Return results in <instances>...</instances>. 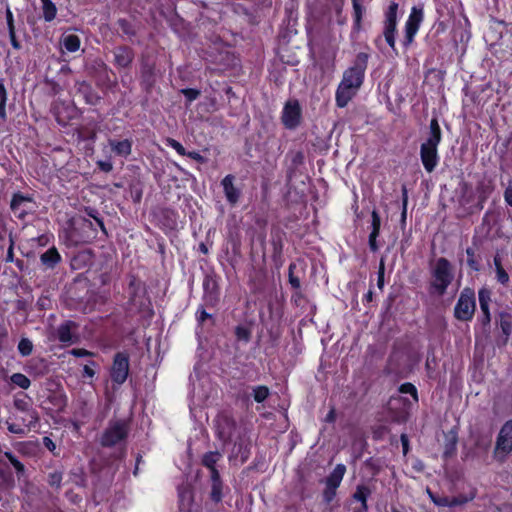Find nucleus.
<instances>
[{
	"label": "nucleus",
	"instance_id": "24",
	"mask_svg": "<svg viewBox=\"0 0 512 512\" xmlns=\"http://www.w3.org/2000/svg\"><path fill=\"white\" fill-rule=\"evenodd\" d=\"M221 458L222 454L219 451H209L203 455L201 463L209 469L210 475H213V471H218L216 464Z\"/></svg>",
	"mask_w": 512,
	"mask_h": 512
},
{
	"label": "nucleus",
	"instance_id": "23",
	"mask_svg": "<svg viewBox=\"0 0 512 512\" xmlns=\"http://www.w3.org/2000/svg\"><path fill=\"white\" fill-rule=\"evenodd\" d=\"M80 43V38L75 34H63L60 38L61 46L71 53L79 50Z\"/></svg>",
	"mask_w": 512,
	"mask_h": 512
},
{
	"label": "nucleus",
	"instance_id": "33",
	"mask_svg": "<svg viewBox=\"0 0 512 512\" xmlns=\"http://www.w3.org/2000/svg\"><path fill=\"white\" fill-rule=\"evenodd\" d=\"M18 352L23 356H29L33 351V343L28 338H21V340L18 343Z\"/></svg>",
	"mask_w": 512,
	"mask_h": 512
},
{
	"label": "nucleus",
	"instance_id": "22",
	"mask_svg": "<svg viewBox=\"0 0 512 512\" xmlns=\"http://www.w3.org/2000/svg\"><path fill=\"white\" fill-rule=\"evenodd\" d=\"M76 328V324L73 321H65L57 328V338L62 343H72L73 335L72 329Z\"/></svg>",
	"mask_w": 512,
	"mask_h": 512
},
{
	"label": "nucleus",
	"instance_id": "18",
	"mask_svg": "<svg viewBox=\"0 0 512 512\" xmlns=\"http://www.w3.org/2000/svg\"><path fill=\"white\" fill-rule=\"evenodd\" d=\"M371 494H372V490L368 486H366L364 484H359L356 486V490L353 493L352 498L355 501L360 502L361 506L355 512H367L368 511L367 500Z\"/></svg>",
	"mask_w": 512,
	"mask_h": 512
},
{
	"label": "nucleus",
	"instance_id": "2",
	"mask_svg": "<svg viewBox=\"0 0 512 512\" xmlns=\"http://www.w3.org/2000/svg\"><path fill=\"white\" fill-rule=\"evenodd\" d=\"M429 136L420 146V159L426 172L431 173L439 163L438 146L442 132L438 120L432 118L429 125Z\"/></svg>",
	"mask_w": 512,
	"mask_h": 512
},
{
	"label": "nucleus",
	"instance_id": "30",
	"mask_svg": "<svg viewBox=\"0 0 512 512\" xmlns=\"http://www.w3.org/2000/svg\"><path fill=\"white\" fill-rule=\"evenodd\" d=\"M4 82V79H0V119L2 121H6L7 119L6 102L8 98V93Z\"/></svg>",
	"mask_w": 512,
	"mask_h": 512
},
{
	"label": "nucleus",
	"instance_id": "19",
	"mask_svg": "<svg viewBox=\"0 0 512 512\" xmlns=\"http://www.w3.org/2000/svg\"><path fill=\"white\" fill-rule=\"evenodd\" d=\"M108 143L111 150L117 156L127 158L132 152V141L129 139H124L122 141L110 139Z\"/></svg>",
	"mask_w": 512,
	"mask_h": 512
},
{
	"label": "nucleus",
	"instance_id": "64",
	"mask_svg": "<svg viewBox=\"0 0 512 512\" xmlns=\"http://www.w3.org/2000/svg\"><path fill=\"white\" fill-rule=\"evenodd\" d=\"M491 321V316L490 315H485L483 314L482 318H481V322L483 325H488Z\"/></svg>",
	"mask_w": 512,
	"mask_h": 512
},
{
	"label": "nucleus",
	"instance_id": "28",
	"mask_svg": "<svg viewBox=\"0 0 512 512\" xmlns=\"http://www.w3.org/2000/svg\"><path fill=\"white\" fill-rule=\"evenodd\" d=\"M499 325L502 333L508 338L512 333V316L509 313L499 314Z\"/></svg>",
	"mask_w": 512,
	"mask_h": 512
},
{
	"label": "nucleus",
	"instance_id": "57",
	"mask_svg": "<svg viewBox=\"0 0 512 512\" xmlns=\"http://www.w3.org/2000/svg\"><path fill=\"white\" fill-rule=\"evenodd\" d=\"M75 357H85L91 355V353L85 349H72L70 352Z\"/></svg>",
	"mask_w": 512,
	"mask_h": 512
},
{
	"label": "nucleus",
	"instance_id": "52",
	"mask_svg": "<svg viewBox=\"0 0 512 512\" xmlns=\"http://www.w3.org/2000/svg\"><path fill=\"white\" fill-rule=\"evenodd\" d=\"M185 156H188L189 158H191L199 163H205V161H206V159L197 151L186 152Z\"/></svg>",
	"mask_w": 512,
	"mask_h": 512
},
{
	"label": "nucleus",
	"instance_id": "12",
	"mask_svg": "<svg viewBox=\"0 0 512 512\" xmlns=\"http://www.w3.org/2000/svg\"><path fill=\"white\" fill-rule=\"evenodd\" d=\"M205 305L213 307L219 300V285L214 275H206L203 281Z\"/></svg>",
	"mask_w": 512,
	"mask_h": 512
},
{
	"label": "nucleus",
	"instance_id": "53",
	"mask_svg": "<svg viewBox=\"0 0 512 512\" xmlns=\"http://www.w3.org/2000/svg\"><path fill=\"white\" fill-rule=\"evenodd\" d=\"M6 21H7L8 31L15 30L13 14L9 7H7V9H6Z\"/></svg>",
	"mask_w": 512,
	"mask_h": 512
},
{
	"label": "nucleus",
	"instance_id": "6",
	"mask_svg": "<svg viewBox=\"0 0 512 512\" xmlns=\"http://www.w3.org/2000/svg\"><path fill=\"white\" fill-rule=\"evenodd\" d=\"M128 426L125 421H110L101 437V445L112 447L127 437Z\"/></svg>",
	"mask_w": 512,
	"mask_h": 512
},
{
	"label": "nucleus",
	"instance_id": "13",
	"mask_svg": "<svg viewBox=\"0 0 512 512\" xmlns=\"http://www.w3.org/2000/svg\"><path fill=\"white\" fill-rule=\"evenodd\" d=\"M114 65L118 68H128L134 60V52L128 46H118L113 50Z\"/></svg>",
	"mask_w": 512,
	"mask_h": 512
},
{
	"label": "nucleus",
	"instance_id": "36",
	"mask_svg": "<svg viewBox=\"0 0 512 512\" xmlns=\"http://www.w3.org/2000/svg\"><path fill=\"white\" fill-rule=\"evenodd\" d=\"M399 391L403 394H410L411 396H413L414 400L417 401L418 400V395H417V389L416 387L411 384V383H404L402 384L400 387H399Z\"/></svg>",
	"mask_w": 512,
	"mask_h": 512
},
{
	"label": "nucleus",
	"instance_id": "58",
	"mask_svg": "<svg viewBox=\"0 0 512 512\" xmlns=\"http://www.w3.org/2000/svg\"><path fill=\"white\" fill-rule=\"evenodd\" d=\"M505 202L512 207V187L508 186L504 191Z\"/></svg>",
	"mask_w": 512,
	"mask_h": 512
},
{
	"label": "nucleus",
	"instance_id": "17",
	"mask_svg": "<svg viewBox=\"0 0 512 512\" xmlns=\"http://www.w3.org/2000/svg\"><path fill=\"white\" fill-rule=\"evenodd\" d=\"M211 482L210 499L214 503H219L223 499V482L219 471H213V475H209Z\"/></svg>",
	"mask_w": 512,
	"mask_h": 512
},
{
	"label": "nucleus",
	"instance_id": "54",
	"mask_svg": "<svg viewBox=\"0 0 512 512\" xmlns=\"http://www.w3.org/2000/svg\"><path fill=\"white\" fill-rule=\"evenodd\" d=\"M377 286L380 289H383V287H384V264H383V262L380 263V267H379V271H378Z\"/></svg>",
	"mask_w": 512,
	"mask_h": 512
},
{
	"label": "nucleus",
	"instance_id": "26",
	"mask_svg": "<svg viewBox=\"0 0 512 512\" xmlns=\"http://www.w3.org/2000/svg\"><path fill=\"white\" fill-rule=\"evenodd\" d=\"M43 18L46 22H51L56 18L57 7L51 0H40Z\"/></svg>",
	"mask_w": 512,
	"mask_h": 512
},
{
	"label": "nucleus",
	"instance_id": "60",
	"mask_svg": "<svg viewBox=\"0 0 512 512\" xmlns=\"http://www.w3.org/2000/svg\"><path fill=\"white\" fill-rule=\"evenodd\" d=\"M137 297H138L137 290H134L133 295L130 298V301L132 302L133 305L141 308L143 306V301L142 300L138 301Z\"/></svg>",
	"mask_w": 512,
	"mask_h": 512
},
{
	"label": "nucleus",
	"instance_id": "32",
	"mask_svg": "<svg viewBox=\"0 0 512 512\" xmlns=\"http://www.w3.org/2000/svg\"><path fill=\"white\" fill-rule=\"evenodd\" d=\"M10 381L15 386H18L24 390L28 389L31 385L30 379L22 373H14L10 376Z\"/></svg>",
	"mask_w": 512,
	"mask_h": 512
},
{
	"label": "nucleus",
	"instance_id": "50",
	"mask_svg": "<svg viewBox=\"0 0 512 512\" xmlns=\"http://www.w3.org/2000/svg\"><path fill=\"white\" fill-rule=\"evenodd\" d=\"M97 166L99 167V169L103 172H111L112 169H113V165L111 163V161H103V160H100V161H97Z\"/></svg>",
	"mask_w": 512,
	"mask_h": 512
},
{
	"label": "nucleus",
	"instance_id": "7",
	"mask_svg": "<svg viewBox=\"0 0 512 512\" xmlns=\"http://www.w3.org/2000/svg\"><path fill=\"white\" fill-rule=\"evenodd\" d=\"M397 10L398 4L396 2H392L388 10L385 13V21H384V37L387 44L392 48L393 51H396L395 47V32L397 26Z\"/></svg>",
	"mask_w": 512,
	"mask_h": 512
},
{
	"label": "nucleus",
	"instance_id": "16",
	"mask_svg": "<svg viewBox=\"0 0 512 512\" xmlns=\"http://www.w3.org/2000/svg\"><path fill=\"white\" fill-rule=\"evenodd\" d=\"M31 203V197L21 193H15L12 197L10 208L18 217L23 218L28 212V205Z\"/></svg>",
	"mask_w": 512,
	"mask_h": 512
},
{
	"label": "nucleus",
	"instance_id": "45",
	"mask_svg": "<svg viewBox=\"0 0 512 512\" xmlns=\"http://www.w3.org/2000/svg\"><path fill=\"white\" fill-rule=\"evenodd\" d=\"M467 502H468V499L466 497H453V498L448 497L449 505L447 507H456V506L463 505Z\"/></svg>",
	"mask_w": 512,
	"mask_h": 512
},
{
	"label": "nucleus",
	"instance_id": "42",
	"mask_svg": "<svg viewBox=\"0 0 512 512\" xmlns=\"http://www.w3.org/2000/svg\"><path fill=\"white\" fill-rule=\"evenodd\" d=\"M117 23H118L119 28L121 29V31L124 34L129 35V36H132L135 34L133 27L127 20L119 19Z\"/></svg>",
	"mask_w": 512,
	"mask_h": 512
},
{
	"label": "nucleus",
	"instance_id": "8",
	"mask_svg": "<svg viewBox=\"0 0 512 512\" xmlns=\"http://www.w3.org/2000/svg\"><path fill=\"white\" fill-rule=\"evenodd\" d=\"M217 437L224 443L231 441L236 430L234 418L227 413H220L215 419Z\"/></svg>",
	"mask_w": 512,
	"mask_h": 512
},
{
	"label": "nucleus",
	"instance_id": "39",
	"mask_svg": "<svg viewBox=\"0 0 512 512\" xmlns=\"http://www.w3.org/2000/svg\"><path fill=\"white\" fill-rule=\"evenodd\" d=\"M479 305H489L491 302V292L486 288H482L478 292Z\"/></svg>",
	"mask_w": 512,
	"mask_h": 512
},
{
	"label": "nucleus",
	"instance_id": "34",
	"mask_svg": "<svg viewBox=\"0 0 512 512\" xmlns=\"http://www.w3.org/2000/svg\"><path fill=\"white\" fill-rule=\"evenodd\" d=\"M4 456L8 459V461L15 468V470L18 474L24 473V471H25L24 465L15 457V455L12 452L6 451L4 453Z\"/></svg>",
	"mask_w": 512,
	"mask_h": 512
},
{
	"label": "nucleus",
	"instance_id": "62",
	"mask_svg": "<svg viewBox=\"0 0 512 512\" xmlns=\"http://www.w3.org/2000/svg\"><path fill=\"white\" fill-rule=\"evenodd\" d=\"M84 375L88 376V377H93L95 375V372L90 366L85 365L84 366Z\"/></svg>",
	"mask_w": 512,
	"mask_h": 512
},
{
	"label": "nucleus",
	"instance_id": "47",
	"mask_svg": "<svg viewBox=\"0 0 512 512\" xmlns=\"http://www.w3.org/2000/svg\"><path fill=\"white\" fill-rule=\"evenodd\" d=\"M197 321L202 324L205 320L211 318V314L207 313L201 306L196 312Z\"/></svg>",
	"mask_w": 512,
	"mask_h": 512
},
{
	"label": "nucleus",
	"instance_id": "40",
	"mask_svg": "<svg viewBox=\"0 0 512 512\" xmlns=\"http://www.w3.org/2000/svg\"><path fill=\"white\" fill-rule=\"evenodd\" d=\"M181 93L185 96L186 100L191 103L200 96V90L193 88H185L181 90Z\"/></svg>",
	"mask_w": 512,
	"mask_h": 512
},
{
	"label": "nucleus",
	"instance_id": "37",
	"mask_svg": "<svg viewBox=\"0 0 512 512\" xmlns=\"http://www.w3.org/2000/svg\"><path fill=\"white\" fill-rule=\"evenodd\" d=\"M427 493L429 495V498L431 499V501L436 505V506H439V507H447L449 505L448 503V497L446 496H443V497H440V496H436L435 494H433L429 489L427 490Z\"/></svg>",
	"mask_w": 512,
	"mask_h": 512
},
{
	"label": "nucleus",
	"instance_id": "27",
	"mask_svg": "<svg viewBox=\"0 0 512 512\" xmlns=\"http://www.w3.org/2000/svg\"><path fill=\"white\" fill-rule=\"evenodd\" d=\"M353 5V18H354V29L360 30L362 17L365 12L363 6V0H352Z\"/></svg>",
	"mask_w": 512,
	"mask_h": 512
},
{
	"label": "nucleus",
	"instance_id": "31",
	"mask_svg": "<svg viewBox=\"0 0 512 512\" xmlns=\"http://www.w3.org/2000/svg\"><path fill=\"white\" fill-rule=\"evenodd\" d=\"M270 394L269 388L264 385H258L252 388V396L257 403L265 401Z\"/></svg>",
	"mask_w": 512,
	"mask_h": 512
},
{
	"label": "nucleus",
	"instance_id": "56",
	"mask_svg": "<svg viewBox=\"0 0 512 512\" xmlns=\"http://www.w3.org/2000/svg\"><path fill=\"white\" fill-rule=\"evenodd\" d=\"M402 448H403V454L406 455L409 451V439L406 434H401L400 436Z\"/></svg>",
	"mask_w": 512,
	"mask_h": 512
},
{
	"label": "nucleus",
	"instance_id": "38",
	"mask_svg": "<svg viewBox=\"0 0 512 512\" xmlns=\"http://www.w3.org/2000/svg\"><path fill=\"white\" fill-rule=\"evenodd\" d=\"M166 143L169 147L173 148L179 155H181V156L186 155L187 151L185 150V148L179 141H177L173 138H168Z\"/></svg>",
	"mask_w": 512,
	"mask_h": 512
},
{
	"label": "nucleus",
	"instance_id": "25",
	"mask_svg": "<svg viewBox=\"0 0 512 512\" xmlns=\"http://www.w3.org/2000/svg\"><path fill=\"white\" fill-rule=\"evenodd\" d=\"M40 260L44 266L53 269L59 263L61 257L57 249L52 247L41 255Z\"/></svg>",
	"mask_w": 512,
	"mask_h": 512
},
{
	"label": "nucleus",
	"instance_id": "10",
	"mask_svg": "<svg viewBox=\"0 0 512 512\" xmlns=\"http://www.w3.org/2000/svg\"><path fill=\"white\" fill-rule=\"evenodd\" d=\"M129 373V358L124 353H117L114 357L111 368V378L113 382L123 384Z\"/></svg>",
	"mask_w": 512,
	"mask_h": 512
},
{
	"label": "nucleus",
	"instance_id": "44",
	"mask_svg": "<svg viewBox=\"0 0 512 512\" xmlns=\"http://www.w3.org/2000/svg\"><path fill=\"white\" fill-rule=\"evenodd\" d=\"M336 490L337 489H332L331 487L326 486L323 491V500L326 503H330L336 496Z\"/></svg>",
	"mask_w": 512,
	"mask_h": 512
},
{
	"label": "nucleus",
	"instance_id": "11",
	"mask_svg": "<svg viewBox=\"0 0 512 512\" xmlns=\"http://www.w3.org/2000/svg\"><path fill=\"white\" fill-rule=\"evenodd\" d=\"M301 119V108L298 101H288L282 112V122L287 129H295Z\"/></svg>",
	"mask_w": 512,
	"mask_h": 512
},
{
	"label": "nucleus",
	"instance_id": "63",
	"mask_svg": "<svg viewBox=\"0 0 512 512\" xmlns=\"http://www.w3.org/2000/svg\"><path fill=\"white\" fill-rule=\"evenodd\" d=\"M326 422H333L335 420V410L331 409L325 418Z\"/></svg>",
	"mask_w": 512,
	"mask_h": 512
},
{
	"label": "nucleus",
	"instance_id": "55",
	"mask_svg": "<svg viewBox=\"0 0 512 512\" xmlns=\"http://www.w3.org/2000/svg\"><path fill=\"white\" fill-rule=\"evenodd\" d=\"M8 32H9V38L11 41V45L13 46L14 49L19 50L21 48V45H20L19 41L16 39L15 30H9Z\"/></svg>",
	"mask_w": 512,
	"mask_h": 512
},
{
	"label": "nucleus",
	"instance_id": "3",
	"mask_svg": "<svg viewBox=\"0 0 512 512\" xmlns=\"http://www.w3.org/2000/svg\"><path fill=\"white\" fill-rule=\"evenodd\" d=\"M430 271L432 276L430 288L432 292L438 296H443L454 279L450 261L440 257L431 265Z\"/></svg>",
	"mask_w": 512,
	"mask_h": 512
},
{
	"label": "nucleus",
	"instance_id": "41",
	"mask_svg": "<svg viewBox=\"0 0 512 512\" xmlns=\"http://www.w3.org/2000/svg\"><path fill=\"white\" fill-rule=\"evenodd\" d=\"M6 424H7V429L10 433L20 435V436H23L26 434V429H25L26 426L25 425L21 426V425L15 424V423H10L9 421H7Z\"/></svg>",
	"mask_w": 512,
	"mask_h": 512
},
{
	"label": "nucleus",
	"instance_id": "43",
	"mask_svg": "<svg viewBox=\"0 0 512 512\" xmlns=\"http://www.w3.org/2000/svg\"><path fill=\"white\" fill-rule=\"evenodd\" d=\"M295 264H290L289 265V283L291 284V286L295 289H299L301 284H300V279L296 276H294L293 274V270L295 269Z\"/></svg>",
	"mask_w": 512,
	"mask_h": 512
},
{
	"label": "nucleus",
	"instance_id": "61",
	"mask_svg": "<svg viewBox=\"0 0 512 512\" xmlns=\"http://www.w3.org/2000/svg\"><path fill=\"white\" fill-rule=\"evenodd\" d=\"M13 255H14V254H13V242L11 241V244H10V246H9V248H8V251H7V257H6V260H7L8 262L13 261Z\"/></svg>",
	"mask_w": 512,
	"mask_h": 512
},
{
	"label": "nucleus",
	"instance_id": "20",
	"mask_svg": "<svg viewBox=\"0 0 512 512\" xmlns=\"http://www.w3.org/2000/svg\"><path fill=\"white\" fill-rule=\"evenodd\" d=\"M371 217H372V223H371L372 231L369 235L368 242H369V247H370L371 251L376 252L378 250V245H377L376 239L380 233L381 218L376 210L372 211Z\"/></svg>",
	"mask_w": 512,
	"mask_h": 512
},
{
	"label": "nucleus",
	"instance_id": "35",
	"mask_svg": "<svg viewBox=\"0 0 512 512\" xmlns=\"http://www.w3.org/2000/svg\"><path fill=\"white\" fill-rule=\"evenodd\" d=\"M466 255H467V265L473 271H479L480 265H479L478 261L475 258V250L472 247H468L466 249Z\"/></svg>",
	"mask_w": 512,
	"mask_h": 512
},
{
	"label": "nucleus",
	"instance_id": "1",
	"mask_svg": "<svg viewBox=\"0 0 512 512\" xmlns=\"http://www.w3.org/2000/svg\"><path fill=\"white\" fill-rule=\"evenodd\" d=\"M368 59L369 55L367 53L360 52L356 55L353 65L344 71L335 94L338 107H346L362 86Z\"/></svg>",
	"mask_w": 512,
	"mask_h": 512
},
{
	"label": "nucleus",
	"instance_id": "4",
	"mask_svg": "<svg viewBox=\"0 0 512 512\" xmlns=\"http://www.w3.org/2000/svg\"><path fill=\"white\" fill-rule=\"evenodd\" d=\"M476 301L474 291L470 288L462 290L454 307V316L460 321H470L475 312Z\"/></svg>",
	"mask_w": 512,
	"mask_h": 512
},
{
	"label": "nucleus",
	"instance_id": "46",
	"mask_svg": "<svg viewBox=\"0 0 512 512\" xmlns=\"http://www.w3.org/2000/svg\"><path fill=\"white\" fill-rule=\"evenodd\" d=\"M407 203H408V193L405 186L402 188V219L406 218L407 212Z\"/></svg>",
	"mask_w": 512,
	"mask_h": 512
},
{
	"label": "nucleus",
	"instance_id": "5",
	"mask_svg": "<svg viewBox=\"0 0 512 512\" xmlns=\"http://www.w3.org/2000/svg\"><path fill=\"white\" fill-rule=\"evenodd\" d=\"M512 452V419L506 421L498 433L494 457L503 461Z\"/></svg>",
	"mask_w": 512,
	"mask_h": 512
},
{
	"label": "nucleus",
	"instance_id": "48",
	"mask_svg": "<svg viewBox=\"0 0 512 512\" xmlns=\"http://www.w3.org/2000/svg\"><path fill=\"white\" fill-rule=\"evenodd\" d=\"M236 335H237L238 339H243L245 341H248L250 338L249 331L246 328L241 327V326H238L236 328Z\"/></svg>",
	"mask_w": 512,
	"mask_h": 512
},
{
	"label": "nucleus",
	"instance_id": "59",
	"mask_svg": "<svg viewBox=\"0 0 512 512\" xmlns=\"http://www.w3.org/2000/svg\"><path fill=\"white\" fill-rule=\"evenodd\" d=\"M456 450V440L454 439L453 442H451L450 444H448L446 446V449H445V456H450L452 455Z\"/></svg>",
	"mask_w": 512,
	"mask_h": 512
},
{
	"label": "nucleus",
	"instance_id": "14",
	"mask_svg": "<svg viewBox=\"0 0 512 512\" xmlns=\"http://www.w3.org/2000/svg\"><path fill=\"white\" fill-rule=\"evenodd\" d=\"M234 180L235 177L228 174L221 181L226 200L231 205H235L241 196V191L234 185Z\"/></svg>",
	"mask_w": 512,
	"mask_h": 512
},
{
	"label": "nucleus",
	"instance_id": "15",
	"mask_svg": "<svg viewBox=\"0 0 512 512\" xmlns=\"http://www.w3.org/2000/svg\"><path fill=\"white\" fill-rule=\"evenodd\" d=\"M14 406L17 410L26 412L28 416V423L25 424L27 428L35 426L39 421V416L36 410L32 409L27 399V396L24 398H15Z\"/></svg>",
	"mask_w": 512,
	"mask_h": 512
},
{
	"label": "nucleus",
	"instance_id": "21",
	"mask_svg": "<svg viewBox=\"0 0 512 512\" xmlns=\"http://www.w3.org/2000/svg\"><path fill=\"white\" fill-rule=\"evenodd\" d=\"M346 473V466L344 464H337L333 471L329 474V476L325 480L326 486L331 487L332 489H337Z\"/></svg>",
	"mask_w": 512,
	"mask_h": 512
},
{
	"label": "nucleus",
	"instance_id": "9",
	"mask_svg": "<svg viewBox=\"0 0 512 512\" xmlns=\"http://www.w3.org/2000/svg\"><path fill=\"white\" fill-rule=\"evenodd\" d=\"M423 20V9L413 7L411 9V13L405 23V35L403 45L407 48L411 45L414 40L415 35L417 34L420 23Z\"/></svg>",
	"mask_w": 512,
	"mask_h": 512
},
{
	"label": "nucleus",
	"instance_id": "49",
	"mask_svg": "<svg viewBox=\"0 0 512 512\" xmlns=\"http://www.w3.org/2000/svg\"><path fill=\"white\" fill-rule=\"evenodd\" d=\"M62 481V476L59 473H52L49 475V484L51 486L59 487Z\"/></svg>",
	"mask_w": 512,
	"mask_h": 512
},
{
	"label": "nucleus",
	"instance_id": "51",
	"mask_svg": "<svg viewBox=\"0 0 512 512\" xmlns=\"http://www.w3.org/2000/svg\"><path fill=\"white\" fill-rule=\"evenodd\" d=\"M43 445L50 451L52 452L53 454H55V451H56V444L54 443V441L50 438V437H47L45 436L43 438Z\"/></svg>",
	"mask_w": 512,
	"mask_h": 512
},
{
	"label": "nucleus",
	"instance_id": "29",
	"mask_svg": "<svg viewBox=\"0 0 512 512\" xmlns=\"http://www.w3.org/2000/svg\"><path fill=\"white\" fill-rule=\"evenodd\" d=\"M494 265L496 270V279L502 285H507L509 283V275L504 270L501 264V260L498 256L494 257Z\"/></svg>",
	"mask_w": 512,
	"mask_h": 512
}]
</instances>
